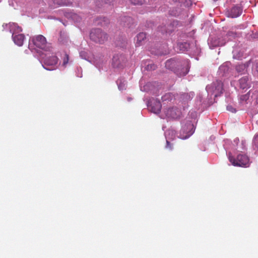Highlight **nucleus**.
<instances>
[{
  "label": "nucleus",
  "instance_id": "39448f33",
  "mask_svg": "<svg viewBox=\"0 0 258 258\" xmlns=\"http://www.w3.org/2000/svg\"><path fill=\"white\" fill-rule=\"evenodd\" d=\"M165 67L175 72H178L181 68V62L174 58L167 60L165 62Z\"/></svg>",
  "mask_w": 258,
  "mask_h": 258
},
{
  "label": "nucleus",
  "instance_id": "0eeeda50",
  "mask_svg": "<svg viewBox=\"0 0 258 258\" xmlns=\"http://www.w3.org/2000/svg\"><path fill=\"white\" fill-rule=\"evenodd\" d=\"M242 12V9L240 7L235 6L227 11V15L228 17L235 18L239 16L241 14Z\"/></svg>",
  "mask_w": 258,
  "mask_h": 258
},
{
  "label": "nucleus",
  "instance_id": "9b49d317",
  "mask_svg": "<svg viewBox=\"0 0 258 258\" xmlns=\"http://www.w3.org/2000/svg\"><path fill=\"white\" fill-rule=\"evenodd\" d=\"M161 104L160 101H156L151 104V111L155 113H159L161 109Z\"/></svg>",
  "mask_w": 258,
  "mask_h": 258
},
{
  "label": "nucleus",
  "instance_id": "1a4fd4ad",
  "mask_svg": "<svg viewBox=\"0 0 258 258\" xmlns=\"http://www.w3.org/2000/svg\"><path fill=\"white\" fill-rule=\"evenodd\" d=\"M57 62V58L56 56L52 55L45 58L44 63L46 66H53Z\"/></svg>",
  "mask_w": 258,
  "mask_h": 258
},
{
  "label": "nucleus",
  "instance_id": "393cba45",
  "mask_svg": "<svg viewBox=\"0 0 258 258\" xmlns=\"http://www.w3.org/2000/svg\"><path fill=\"white\" fill-rule=\"evenodd\" d=\"M184 64H186V67H187V68H186V72L185 73V74H186L187 73V72H188V70H187L188 69V65H189V62L188 60H186L184 62Z\"/></svg>",
  "mask_w": 258,
  "mask_h": 258
},
{
  "label": "nucleus",
  "instance_id": "9d476101",
  "mask_svg": "<svg viewBox=\"0 0 258 258\" xmlns=\"http://www.w3.org/2000/svg\"><path fill=\"white\" fill-rule=\"evenodd\" d=\"M239 87L242 89H247L249 88V81L248 80V78L247 76L243 77L241 78L239 80Z\"/></svg>",
  "mask_w": 258,
  "mask_h": 258
},
{
  "label": "nucleus",
  "instance_id": "a878e982",
  "mask_svg": "<svg viewBox=\"0 0 258 258\" xmlns=\"http://www.w3.org/2000/svg\"><path fill=\"white\" fill-rule=\"evenodd\" d=\"M147 67H148V69H150L154 70L155 69V66L154 64L151 65V66L148 65Z\"/></svg>",
  "mask_w": 258,
  "mask_h": 258
},
{
  "label": "nucleus",
  "instance_id": "f8f14e48",
  "mask_svg": "<svg viewBox=\"0 0 258 258\" xmlns=\"http://www.w3.org/2000/svg\"><path fill=\"white\" fill-rule=\"evenodd\" d=\"M146 38V34L145 33L141 32L139 33L137 36L136 45L140 46L142 44V42L145 40Z\"/></svg>",
  "mask_w": 258,
  "mask_h": 258
},
{
  "label": "nucleus",
  "instance_id": "c756f323",
  "mask_svg": "<svg viewBox=\"0 0 258 258\" xmlns=\"http://www.w3.org/2000/svg\"><path fill=\"white\" fill-rule=\"evenodd\" d=\"M187 138H188L187 136H186L185 137H180V138L182 139H186Z\"/></svg>",
  "mask_w": 258,
  "mask_h": 258
},
{
  "label": "nucleus",
  "instance_id": "4468645a",
  "mask_svg": "<svg viewBox=\"0 0 258 258\" xmlns=\"http://www.w3.org/2000/svg\"><path fill=\"white\" fill-rule=\"evenodd\" d=\"M178 47L180 51L183 52L187 49L188 44L186 43H180L178 44Z\"/></svg>",
  "mask_w": 258,
  "mask_h": 258
},
{
  "label": "nucleus",
  "instance_id": "6e6552de",
  "mask_svg": "<svg viewBox=\"0 0 258 258\" xmlns=\"http://www.w3.org/2000/svg\"><path fill=\"white\" fill-rule=\"evenodd\" d=\"M13 39L14 42L17 45L21 46L23 44L25 36L24 34H15V33H13L12 35Z\"/></svg>",
  "mask_w": 258,
  "mask_h": 258
},
{
  "label": "nucleus",
  "instance_id": "412c9836",
  "mask_svg": "<svg viewBox=\"0 0 258 258\" xmlns=\"http://www.w3.org/2000/svg\"><path fill=\"white\" fill-rule=\"evenodd\" d=\"M68 61H69V55L66 54L65 55V57L63 59V65L65 66L66 64H67L68 63Z\"/></svg>",
  "mask_w": 258,
  "mask_h": 258
},
{
  "label": "nucleus",
  "instance_id": "7ed1b4c3",
  "mask_svg": "<svg viewBox=\"0 0 258 258\" xmlns=\"http://www.w3.org/2000/svg\"><path fill=\"white\" fill-rule=\"evenodd\" d=\"M229 159L230 162L234 166L241 167H247L249 165V158L244 154H239L236 158L229 156Z\"/></svg>",
  "mask_w": 258,
  "mask_h": 258
},
{
  "label": "nucleus",
  "instance_id": "423d86ee",
  "mask_svg": "<svg viewBox=\"0 0 258 258\" xmlns=\"http://www.w3.org/2000/svg\"><path fill=\"white\" fill-rule=\"evenodd\" d=\"M164 113L167 118L175 119L180 116V112L176 107H172L165 109Z\"/></svg>",
  "mask_w": 258,
  "mask_h": 258
},
{
  "label": "nucleus",
  "instance_id": "ddd939ff",
  "mask_svg": "<svg viewBox=\"0 0 258 258\" xmlns=\"http://www.w3.org/2000/svg\"><path fill=\"white\" fill-rule=\"evenodd\" d=\"M130 2L135 5H142L143 4L149 3L150 1L147 2L146 0H130Z\"/></svg>",
  "mask_w": 258,
  "mask_h": 258
},
{
  "label": "nucleus",
  "instance_id": "dca6fc26",
  "mask_svg": "<svg viewBox=\"0 0 258 258\" xmlns=\"http://www.w3.org/2000/svg\"><path fill=\"white\" fill-rule=\"evenodd\" d=\"M253 142V146L258 149V134L254 137Z\"/></svg>",
  "mask_w": 258,
  "mask_h": 258
},
{
  "label": "nucleus",
  "instance_id": "b1692460",
  "mask_svg": "<svg viewBox=\"0 0 258 258\" xmlns=\"http://www.w3.org/2000/svg\"><path fill=\"white\" fill-rule=\"evenodd\" d=\"M211 43L214 47L220 46H221L223 45V44L220 43V42L219 41H218V42L215 41V42H214L213 43H212V42H211Z\"/></svg>",
  "mask_w": 258,
  "mask_h": 258
},
{
  "label": "nucleus",
  "instance_id": "c85d7f7f",
  "mask_svg": "<svg viewBox=\"0 0 258 258\" xmlns=\"http://www.w3.org/2000/svg\"><path fill=\"white\" fill-rule=\"evenodd\" d=\"M255 70L258 73V62L256 64Z\"/></svg>",
  "mask_w": 258,
  "mask_h": 258
},
{
  "label": "nucleus",
  "instance_id": "2eb2a0df",
  "mask_svg": "<svg viewBox=\"0 0 258 258\" xmlns=\"http://www.w3.org/2000/svg\"><path fill=\"white\" fill-rule=\"evenodd\" d=\"M54 3L57 4L58 6H65L67 4L65 2H62L61 0H54Z\"/></svg>",
  "mask_w": 258,
  "mask_h": 258
},
{
  "label": "nucleus",
  "instance_id": "6ab92c4d",
  "mask_svg": "<svg viewBox=\"0 0 258 258\" xmlns=\"http://www.w3.org/2000/svg\"><path fill=\"white\" fill-rule=\"evenodd\" d=\"M166 148L169 150H172L173 149L172 145L170 144V142L167 140H166Z\"/></svg>",
  "mask_w": 258,
  "mask_h": 258
},
{
  "label": "nucleus",
  "instance_id": "7c9ffc66",
  "mask_svg": "<svg viewBox=\"0 0 258 258\" xmlns=\"http://www.w3.org/2000/svg\"><path fill=\"white\" fill-rule=\"evenodd\" d=\"M104 22L108 21V19H105V18H103Z\"/></svg>",
  "mask_w": 258,
  "mask_h": 258
},
{
  "label": "nucleus",
  "instance_id": "f257e3e1",
  "mask_svg": "<svg viewBox=\"0 0 258 258\" xmlns=\"http://www.w3.org/2000/svg\"><path fill=\"white\" fill-rule=\"evenodd\" d=\"M90 39L97 43H104L108 38L107 34L100 29H93L90 34Z\"/></svg>",
  "mask_w": 258,
  "mask_h": 258
},
{
  "label": "nucleus",
  "instance_id": "a211bd4d",
  "mask_svg": "<svg viewBox=\"0 0 258 258\" xmlns=\"http://www.w3.org/2000/svg\"><path fill=\"white\" fill-rule=\"evenodd\" d=\"M72 18L75 21H76L77 22L80 21V20L81 19V18L79 17V16L76 14H73L72 16Z\"/></svg>",
  "mask_w": 258,
  "mask_h": 258
},
{
  "label": "nucleus",
  "instance_id": "5701e85b",
  "mask_svg": "<svg viewBox=\"0 0 258 258\" xmlns=\"http://www.w3.org/2000/svg\"><path fill=\"white\" fill-rule=\"evenodd\" d=\"M249 98V95L246 94L244 95H242L240 97V100L243 101L247 100Z\"/></svg>",
  "mask_w": 258,
  "mask_h": 258
},
{
  "label": "nucleus",
  "instance_id": "20e7f679",
  "mask_svg": "<svg viewBox=\"0 0 258 258\" xmlns=\"http://www.w3.org/2000/svg\"><path fill=\"white\" fill-rule=\"evenodd\" d=\"M223 83L221 81H216L211 85L207 86L206 89L209 93H211L217 97L223 93Z\"/></svg>",
  "mask_w": 258,
  "mask_h": 258
},
{
  "label": "nucleus",
  "instance_id": "473e14b6",
  "mask_svg": "<svg viewBox=\"0 0 258 258\" xmlns=\"http://www.w3.org/2000/svg\"><path fill=\"white\" fill-rule=\"evenodd\" d=\"M170 133H171L172 134L173 133V131H168V134H169Z\"/></svg>",
  "mask_w": 258,
  "mask_h": 258
},
{
  "label": "nucleus",
  "instance_id": "72a5a7b5",
  "mask_svg": "<svg viewBox=\"0 0 258 258\" xmlns=\"http://www.w3.org/2000/svg\"><path fill=\"white\" fill-rule=\"evenodd\" d=\"M214 2H216L218 0H213Z\"/></svg>",
  "mask_w": 258,
  "mask_h": 258
},
{
  "label": "nucleus",
  "instance_id": "bb28decb",
  "mask_svg": "<svg viewBox=\"0 0 258 258\" xmlns=\"http://www.w3.org/2000/svg\"><path fill=\"white\" fill-rule=\"evenodd\" d=\"M124 85H122L120 84H118V87L119 89L120 90H123L124 89Z\"/></svg>",
  "mask_w": 258,
  "mask_h": 258
},
{
  "label": "nucleus",
  "instance_id": "f3484780",
  "mask_svg": "<svg viewBox=\"0 0 258 258\" xmlns=\"http://www.w3.org/2000/svg\"><path fill=\"white\" fill-rule=\"evenodd\" d=\"M171 97V95L170 94H166L162 97V100L163 101H165L167 99H170Z\"/></svg>",
  "mask_w": 258,
  "mask_h": 258
},
{
  "label": "nucleus",
  "instance_id": "cd10ccee",
  "mask_svg": "<svg viewBox=\"0 0 258 258\" xmlns=\"http://www.w3.org/2000/svg\"><path fill=\"white\" fill-rule=\"evenodd\" d=\"M239 68L244 69V68H245V67L244 66H239L236 67V70L238 72H240Z\"/></svg>",
  "mask_w": 258,
  "mask_h": 258
},
{
  "label": "nucleus",
  "instance_id": "f03ea898",
  "mask_svg": "<svg viewBox=\"0 0 258 258\" xmlns=\"http://www.w3.org/2000/svg\"><path fill=\"white\" fill-rule=\"evenodd\" d=\"M33 44L36 47L48 51L49 50L46 38L42 35H38L31 38Z\"/></svg>",
  "mask_w": 258,
  "mask_h": 258
},
{
  "label": "nucleus",
  "instance_id": "4be33fe9",
  "mask_svg": "<svg viewBox=\"0 0 258 258\" xmlns=\"http://www.w3.org/2000/svg\"><path fill=\"white\" fill-rule=\"evenodd\" d=\"M227 109L229 111H231V112H236V109L235 108H234L231 105H228L227 106Z\"/></svg>",
  "mask_w": 258,
  "mask_h": 258
},
{
  "label": "nucleus",
  "instance_id": "2f4dec72",
  "mask_svg": "<svg viewBox=\"0 0 258 258\" xmlns=\"http://www.w3.org/2000/svg\"><path fill=\"white\" fill-rule=\"evenodd\" d=\"M256 102L257 103H258V95H257V96L256 97Z\"/></svg>",
  "mask_w": 258,
  "mask_h": 258
},
{
  "label": "nucleus",
  "instance_id": "aec40b11",
  "mask_svg": "<svg viewBox=\"0 0 258 258\" xmlns=\"http://www.w3.org/2000/svg\"><path fill=\"white\" fill-rule=\"evenodd\" d=\"M15 27H16V29L15 30V31L14 32V33H15V34H16L17 33H19V32H22V29L18 26H15Z\"/></svg>",
  "mask_w": 258,
  "mask_h": 258
}]
</instances>
